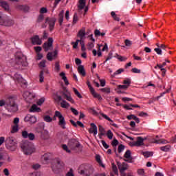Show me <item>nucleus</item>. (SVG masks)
Here are the masks:
<instances>
[{
  "mask_svg": "<svg viewBox=\"0 0 176 176\" xmlns=\"http://www.w3.org/2000/svg\"><path fill=\"white\" fill-rule=\"evenodd\" d=\"M64 91H61L60 95H56V100L58 101V102H60V101H61L60 102V107L61 108H65V109H68L69 108V103H68L67 101H65L64 100V98H65L67 101H69L70 102H72V104H74L75 101L74 100V99L72 98V97L71 96L68 95V89H67V88L64 87L63 88Z\"/></svg>",
  "mask_w": 176,
  "mask_h": 176,
  "instance_id": "f257e3e1",
  "label": "nucleus"
},
{
  "mask_svg": "<svg viewBox=\"0 0 176 176\" xmlns=\"http://www.w3.org/2000/svg\"><path fill=\"white\" fill-rule=\"evenodd\" d=\"M21 148L25 155H32L35 152V146L31 142L23 141Z\"/></svg>",
  "mask_w": 176,
  "mask_h": 176,
  "instance_id": "f03ea898",
  "label": "nucleus"
},
{
  "mask_svg": "<svg viewBox=\"0 0 176 176\" xmlns=\"http://www.w3.org/2000/svg\"><path fill=\"white\" fill-rule=\"evenodd\" d=\"M78 173L81 175L90 176L94 173L93 166L88 164L80 165L78 168Z\"/></svg>",
  "mask_w": 176,
  "mask_h": 176,
  "instance_id": "7ed1b4c3",
  "label": "nucleus"
},
{
  "mask_svg": "<svg viewBox=\"0 0 176 176\" xmlns=\"http://www.w3.org/2000/svg\"><path fill=\"white\" fill-rule=\"evenodd\" d=\"M5 108L9 112L14 113V112H17L19 108L17 107V104L14 101V99L12 98H10L6 101V104Z\"/></svg>",
  "mask_w": 176,
  "mask_h": 176,
  "instance_id": "20e7f679",
  "label": "nucleus"
},
{
  "mask_svg": "<svg viewBox=\"0 0 176 176\" xmlns=\"http://www.w3.org/2000/svg\"><path fill=\"white\" fill-rule=\"evenodd\" d=\"M0 25L12 27V25H14V20L10 19L9 16H3V14L0 13Z\"/></svg>",
  "mask_w": 176,
  "mask_h": 176,
  "instance_id": "39448f33",
  "label": "nucleus"
},
{
  "mask_svg": "<svg viewBox=\"0 0 176 176\" xmlns=\"http://www.w3.org/2000/svg\"><path fill=\"white\" fill-rule=\"evenodd\" d=\"M15 63L17 65H22V67H27V57L21 53H17L15 55Z\"/></svg>",
  "mask_w": 176,
  "mask_h": 176,
  "instance_id": "423d86ee",
  "label": "nucleus"
},
{
  "mask_svg": "<svg viewBox=\"0 0 176 176\" xmlns=\"http://www.w3.org/2000/svg\"><path fill=\"white\" fill-rule=\"evenodd\" d=\"M51 167L54 173H56L57 170L64 168V162H61L60 159H55L52 163Z\"/></svg>",
  "mask_w": 176,
  "mask_h": 176,
  "instance_id": "0eeeda50",
  "label": "nucleus"
},
{
  "mask_svg": "<svg viewBox=\"0 0 176 176\" xmlns=\"http://www.w3.org/2000/svg\"><path fill=\"white\" fill-rule=\"evenodd\" d=\"M55 116H56V118H58L59 119L58 125L61 127V129H63V130L65 129V124H67V123L65 122V119L64 118V116H63L61 113L58 111H56L55 112Z\"/></svg>",
  "mask_w": 176,
  "mask_h": 176,
  "instance_id": "6e6552de",
  "label": "nucleus"
},
{
  "mask_svg": "<svg viewBox=\"0 0 176 176\" xmlns=\"http://www.w3.org/2000/svg\"><path fill=\"white\" fill-rule=\"evenodd\" d=\"M43 47L45 52H49V50H53V38H48L47 42L44 43Z\"/></svg>",
  "mask_w": 176,
  "mask_h": 176,
  "instance_id": "1a4fd4ad",
  "label": "nucleus"
},
{
  "mask_svg": "<svg viewBox=\"0 0 176 176\" xmlns=\"http://www.w3.org/2000/svg\"><path fill=\"white\" fill-rule=\"evenodd\" d=\"M45 23H47V24H49L50 31L52 32L54 28V25H56V18L47 17L45 19Z\"/></svg>",
  "mask_w": 176,
  "mask_h": 176,
  "instance_id": "9d476101",
  "label": "nucleus"
},
{
  "mask_svg": "<svg viewBox=\"0 0 176 176\" xmlns=\"http://www.w3.org/2000/svg\"><path fill=\"white\" fill-rule=\"evenodd\" d=\"M146 140V138H142L141 136H138L137 138V141L133 142V146H142L144 145V141Z\"/></svg>",
  "mask_w": 176,
  "mask_h": 176,
  "instance_id": "9b49d317",
  "label": "nucleus"
},
{
  "mask_svg": "<svg viewBox=\"0 0 176 176\" xmlns=\"http://www.w3.org/2000/svg\"><path fill=\"white\" fill-rule=\"evenodd\" d=\"M22 137L23 138H28L30 140V141H34L35 140V135L34 133H28L27 131H22Z\"/></svg>",
  "mask_w": 176,
  "mask_h": 176,
  "instance_id": "f8f14e48",
  "label": "nucleus"
},
{
  "mask_svg": "<svg viewBox=\"0 0 176 176\" xmlns=\"http://www.w3.org/2000/svg\"><path fill=\"white\" fill-rule=\"evenodd\" d=\"M77 37L85 41L86 39V29L82 28L77 34Z\"/></svg>",
  "mask_w": 176,
  "mask_h": 176,
  "instance_id": "ddd939ff",
  "label": "nucleus"
},
{
  "mask_svg": "<svg viewBox=\"0 0 176 176\" xmlns=\"http://www.w3.org/2000/svg\"><path fill=\"white\" fill-rule=\"evenodd\" d=\"M57 54H58V50H55L54 52H48L47 54V59L48 61H53V57H57Z\"/></svg>",
  "mask_w": 176,
  "mask_h": 176,
  "instance_id": "4468645a",
  "label": "nucleus"
},
{
  "mask_svg": "<svg viewBox=\"0 0 176 176\" xmlns=\"http://www.w3.org/2000/svg\"><path fill=\"white\" fill-rule=\"evenodd\" d=\"M69 145L72 149H76V148H79L80 146V144L78 142L75 140H71L69 141Z\"/></svg>",
  "mask_w": 176,
  "mask_h": 176,
  "instance_id": "2eb2a0df",
  "label": "nucleus"
},
{
  "mask_svg": "<svg viewBox=\"0 0 176 176\" xmlns=\"http://www.w3.org/2000/svg\"><path fill=\"white\" fill-rule=\"evenodd\" d=\"M124 157H125V159H128V160H124V162H128V163H131L133 160V157H131V151H130V150H127L124 155Z\"/></svg>",
  "mask_w": 176,
  "mask_h": 176,
  "instance_id": "dca6fc26",
  "label": "nucleus"
},
{
  "mask_svg": "<svg viewBox=\"0 0 176 176\" xmlns=\"http://www.w3.org/2000/svg\"><path fill=\"white\" fill-rule=\"evenodd\" d=\"M41 162L43 164H47L50 162V153H45L41 157Z\"/></svg>",
  "mask_w": 176,
  "mask_h": 176,
  "instance_id": "f3484780",
  "label": "nucleus"
},
{
  "mask_svg": "<svg viewBox=\"0 0 176 176\" xmlns=\"http://www.w3.org/2000/svg\"><path fill=\"white\" fill-rule=\"evenodd\" d=\"M33 45H42V40L39 38V36H34L31 38Z\"/></svg>",
  "mask_w": 176,
  "mask_h": 176,
  "instance_id": "a211bd4d",
  "label": "nucleus"
},
{
  "mask_svg": "<svg viewBox=\"0 0 176 176\" xmlns=\"http://www.w3.org/2000/svg\"><path fill=\"white\" fill-rule=\"evenodd\" d=\"M16 9H18V10L24 12V13L30 12V6L25 5H19L16 6Z\"/></svg>",
  "mask_w": 176,
  "mask_h": 176,
  "instance_id": "6ab92c4d",
  "label": "nucleus"
},
{
  "mask_svg": "<svg viewBox=\"0 0 176 176\" xmlns=\"http://www.w3.org/2000/svg\"><path fill=\"white\" fill-rule=\"evenodd\" d=\"M91 128L89 129V132L90 134H93L94 135H97V133H98V129L97 128V126L94 123H91Z\"/></svg>",
  "mask_w": 176,
  "mask_h": 176,
  "instance_id": "aec40b11",
  "label": "nucleus"
},
{
  "mask_svg": "<svg viewBox=\"0 0 176 176\" xmlns=\"http://www.w3.org/2000/svg\"><path fill=\"white\" fill-rule=\"evenodd\" d=\"M25 122H30L32 124L36 122V118L34 116H27L24 119Z\"/></svg>",
  "mask_w": 176,
  "mask_h": 176,
  "instance_id": "412c9836",
  "label": "nucleus"
},
{
  "mask_svg": "<svg viewBox=\"0 0 176 176\" xmlns=\"http://www.w3.org/2000/svg\"><path fill=\"white\" fill-rule=\"evenodd\" d=\"M85 6H86V0H79L78 5V12L83 10V9H85Z\"/></svg>",
  "mask_w": 176,
  "mask_h": 176,
  "instance_id": "4be33fe9",
  "label": "nucleus"
},
{
  "mask_svg": "<svg viewBox=\"0 0 176 176\" xmlns=\"http://www.w3.org/2000/svg\"><path fill=\"white\" fill-rule=\"evenodd\" d=\"M6 145H16V139L14 138H8L6 140Z\"/></svg>",
  "mask_w": 176,
  "mask_h": 176,
  "instance_id": "5701e85b",
  "label": "nucleus"
},
{
  "mask_svg": "<svg viewBox=\"0 0 176 176\" xmlns=\"http://www.w3.org/2000/svg\"><path fill=\"white\" fill-rule=\"evenodd\" d=\"M8 155L6 151H0V160H6L8 159Z\"/></svg>",
  "mask_w": 176,
  "mask_h": 176,
  "instance_id": "b1692460",
  "label": "nucleus"
},
{
  "mask_svg": "<svg viewBox=\"0 0 176 176\" xmlns=\"http://www.w3.org/2000/svg\"><path fill=\"white\" fill-rule=\"evenodd\" d=\"M59 76H60V78H62L63 80L65 82V85L66 86H68V85H69V82H68L67 76H65V73L64 72H62L61 73H60Z\"/></svg>",
  "mask_w": 176,
  "mask_h": 176,
  "instance_id": "393cba45",
  "label": "nucleus"
},
{
  "mask_svg": "<svg viewBox=\"0 0 176 176\" xmlns=\"http://www.w3.org/2000/svg\"><path fill=\"white\" fill-rule=\"evenodd\" d=\"M78 72L82 76H86V72L85 71V67L83 65H79L78 67Z\"/></svg>",
  "mask_w": 176,
  "mask_h": 176,
  "instance_id": "a878e982",
  "label": "nucleus"
},
{
  "mask_svg": "<svg viewBox=\"0 0 176 176\" xmlns=\"http://www.w3.org/2000/svg\"><path fill=\"white\" fill-rule=\"evenodd\" d=\"M126 119H128V120H131V119H133L136 122V123H140V118H138L137 116L133 114L127 116Z\"/></svg>",
  "mask_w": 176,
  "mask_h": 176,
  "instance_id": "bb28decb",
  "label": "nucleus"
},
{
  "mask_svg": "<svg viewBox=\"0 0 176 176\" xmlns=\"http://www.w3.org/2000/svg\"><path fill=\"white\" fill-rule=\"evenodd\" d=\"M59 19L58 22L60 25H62L63 22L64 21V10L60 11V12L58 14Z\"/></svg>",
  "mask_w": 176,
  "mask_h": 176,
  "instance_id": "cd10ccee",
  "label": "nucleus"
},
{
  "mask_svg": "<svg viewBox=\"0 0 176 176\" xmlns=\"http://www.w3.org/2000/svg\"><path fill=\"white\" fill-rule=\"evenodd\" d=\"M0 5L6 12H9V4L6 1H0Z\"/></svg>",
  "mask_w": 176,
  "mask_h": 176,
  "instance_id": "c85d7f7f",
  "label": "nucleus"
},
{
  "mask_svg": "<svg viewBox=\"0 0 176 176\" xmlns=\"http://www.w3.org/2000/svg\"><path fill=\"white\" fill-rule=\"evenodd\" d=\"M6 148L9 151H11V152H14L17 149V146L16 144H6Z\"/></svg>",
  "mask_w": 176,
  "mask_h": 176,
  "instance_id": "c756f323",
  "label": "nucleus"
},
{
  "mask_svg": "<svg viewBox=\"0 0 176 176\" xmlns=\"http://www.w3.org/2000/svg\"><path fill=\"white\" fill-rule=\"evenodd\" d=\"M154 144H168V141H167L166 140H164V139L155 140Z\"/></svg>",
  "mask_w": 176,
  "mask_h": 176,
  "instance_id": "7c9ffc66",
  "label": "nucleus"
},
{
  "mask_svg": "<svg viewBox=\"0 0 176 176\" xmlns=\"http://www.w3.org/2000/svg\"><path fill=\"white\" fill-rule=\"evenodd\" d=\"M41 111V108L38 107L36 104H33L30 108V112H39Z\"/></svg>",
  "mask_w": 176,
  "mask_h": 176,
  "instance_id": "2f4dec72",
  "label": "nucleus"
},
{
  "mask_svg": "<svg viewBox=\"0 0 176 176\" xmlns=\"http://www.w3.org/2000/svg\"><path fill=\"white\" fill-rule=\"evenodd\" d=\"M170 148H171V146L166 145L164 146H161L160 149V151H162V152H168V151H170Z\"/></svg>",
  "mask_w": 176,
  "mask_h": 176,
  "instance_id": "473e14b6",
  "label": "nucleus"
},
{
  "mask_svg": "<svg viewBox=\"0 0 176 176\" xmlns=\"http://www.w3.org/2000/svg\"><path fill=\"white\" fill-rule=\"evenodd\" d=\"M143 156L148 159V157H151V156H153V153L151 151H144L142 153Z\"/></svg>",
  "mask_w": 176,
  "mask_h": 176,
  "instance_id": "72a5a7b5",
  "label": "nucleus"
},
{
  "mask_svg": "<svg viewBox=\"0 0 176 176\" xmlns=\"http://www.w3.org/2000/svg\"><path fill=\"white\" fill-rule=\"evenodd\" d=\"M14 78L17 82H21L23 80V77L19 74H15Z\"/></svg>",
  "mask_w": 176,
  "mask_h": 176,
  "instance_id": "f704fd0d",
  "label": "nucleus"
},
{
  "mask_svg": "<svg viewBox=\"0 0 176 176\" xmlns=\"http://www.w3.org/2000/svg\"><path fill=\"white\" fill-rule=\"evenodd\" d=\"M115 57H116L120 61H126V60H127L126 57L120 56L118 54H116Z\"/></svg>",
  "mask_w": 176,
  "mask_h": 176,
  "instance_id": "c9c22d12",
  "label": "nucleus"
},
{
  "mask_svg": "<svg viewBox=\"0 0 176 176\" xmlns=\"http://www.w3.org/2000/svg\"><path fill=\"white\" fill-rule=\"evenodd\" d=\"M18 131H19V124L13 125L11 130V133H17Z\"/></svg>",
  "mask_w": 176,
  "mask_h": 176,
  "instance_id": "e433bc0d",
  "label": "nucleus"
},
{
  "mask_svg": "<svg viewBox=\"0 0 176 176\" xmlns=\"http://www.w3.org/2000/svg\"><path fill=\"white\" fill-rule=\"evenodd\" d=\"M122 72H124V69H119L118 70H117L116 72H115L113 73V74L112 75L113 78H115V76H116V75H120V74H122Z\"/></svg>",
  "mask_w": 176,
  "mask_h": 176,
  "instance_id": "4c0bfd02",
  "label": "nucleus"
},
{
  "mask_svg": "<svg viewBox=\"0 0 176 176\" xmlns=\"http://www.w3.org/2000/svg\"><path fill=\"white\" fill-rule=\"evenodd\" d=\"M96 162L101 166L102 167H105L104 164H102V161L101 160V157L100 155L96 156Z\"/></svg>",
  "mask_w": 176,
  "mask_h": 176,
  "instance_id": "58836bf2",
  "label": "nucleus"
},
{
  "mask_svg": "<svg viewBox=\"0 0 176 176\" xmlns=\"http://www.w3.org/2000/svg\"><path fill=\"white\" fill-rule=\"evenodd\" d=\"M124 85H125V86H130V85H131V79L130 78H126L125 80H124L123 81Z\"/></svg>",
  "mask_w": 176,
  "mask_h": 176,
  "instance_id": "ea45409f",
  "label": "nucleus"
},
{
  "mask_svg": "<svg viewBox=\"0 0 176 176\" xmlns=\"http://www.w3.org/2000/svg\"><path fill=\"white\" fill-rule=\"evenodd\" d=\"M107 138H109V140H112V138H113V133H112V131H111V130L107 131Z\"/></svg>",
  "mask_w": 176,
  "mask_h": 176,
  "instance_id": "a19ab883",
  "label": "nucleus"
},
{
  "mask_svg": "<svg viewBox=\"0 0 176 176\" xmlns=\"http://www.w3.org/2000/svg\"><path fill=\"white\" fill-rule=\"evenodd\" d=\"M45 74L43 73V72H40V74H39V81L41 83H42L43 82V80L45 79V77H44Z\"/></svg>",
  "mask_w": 176,
  "mask_h": 176,
  "instance_id": "79ce46f5",
  "label": "nucleus"
},
{
  "mask_svg": "<svg viewBox=\"0 0 176 176\" xmlns=\"http://www.w3.org/2000/svg\"><path fill=\"white\" fill-rule=\"evenodd\" d=\"M111 145H112V146H113V148H116V146H118V145H119V141H118V140L114 138L111 142Z\"/></svg>",
  "mask_w": 176,
  "mask_h": 176,
  "instance_id": "37998d69",
  "label": "nucleus"
},
{
  "mask_svg": "<svg viewBox=\"0 0 176 176\" xmlns=\"http://www.w3.org/2000/svg\"><path fill=\"white\" fill-rule=\"evenodd\" d=\"M73 91L74 92V94H76V96H77L78 98H82V95L80 94V93H79V91H78V89H76V88H73Z\"/></svg>",
  "mask_w": 176,
  "mask_h": 176,
  "instance_id": "c03bdc74",
  "label": "nucleus"
},
{
  "mask_svg": "<svg viewBox=\"0 0 176 176\" xmlns=\"http://www.w3.org/2000/svg\"><path fill=\"white\" fill-rule=\"evenodd\" d=\"M92 96H94V97L95 98H98V100L99 101H102V97L101 96V95H100V94H97L96 92Z\"/></svg>",
  "mask_w": 176,
  "mask_h": 176,
  "instance_id": "a18cd8bd",
  "label": "nucleus"
},
{
  "mask_svg": "<svg viewBox=\"0 0 176 176\" xmlns=\"http://www.w3.org/2000/svg\"><path fill=\"white\" fill-rule=\"evenodd\" d=\"M45 122H47L48 123H50L53 120V119L50 116H45L44 117Z\"/></svg>",
  "mask_w": 176,
  "mask_h": 176,
  "instance_id": "49530a36",
  "label": "nucleus"
},
{
  "mask_svg": "<svg viewBox=\"0 0 176 176\" xmlns=\"http://www.w3.org/2000/svg\"><path fill=\"white\" fill-rule=\"evenodd\" d=\"M124 151V145L120 144L118 146V153H122Z\"/></svg>",
  "mask_w": 176,
  "mask_h": 176,
  "instance_id": "de8ad7c7",
  "label": "nucleus"
},
{
  "mask_svg": "<svg viewBox=\"0 0 176 176\" xmlns=\"http://www.w3.org/2000/svg\"><path fill=\"white\" fill-rule=\"evenodd\" d=\"M101 116H102V118L106 119V120H108L109 122H111V123H113V120L110 119V118L108 117V116H107L106 114L102 113Z\"/></svg>",
  "mask_w": 176,
  "mask_h": 176,
  "instance_id": "09e8293b",
  "label": "nucleus"
},
{
  "mask_svg": "<svg viewBox=\"0 0 176 176\" xmlns=\"http://www.w3.org/2000/svg\"><path fill=\"white\" fill-rule=\"evenodd\" d=\"M78 20V14L75 13L73 18V24H76Z\"/></svg>",
  "mask_w": 176,
  "mask_h": 176,
  "instance_id": "8fccbe9b",
  "label": "nucleus"
},
{
  "mask_svg": "<svg viewBox=\"0 0 176 176\" xmlns=\"http://www.w3.org/2000/svg\"><path fill=\"white\" fill-rule=\"evenodd\" d=\"M100 91H102V93H107V94H109L111 93V89L109 88H102L100 89Z\"/></svg>",
  "mask_w": 176,
  "mask_h": 176,
  "instance_id": "3c124183",
  "label": "nucleus"
},
{
  "mask_svg": "<svg viewBox=\"0 0 176 176\" xmlns=\"http://www.w3.org/2000/svg\"><path fill=\"white\" fill-rule=\"evenodd\" d=\"M70 109L76 116H78V115H79V111H78V110H76L75 108L71 107Z\"/></svg>",
  "mask_w": 176,
  "mask_h": 176,
  "instance_id": "603ef678",
  "label": "nucleus"
},
{
  "mask_svg": "<svg viewBox=\"0 0 176 176\" xmlns=\"http://www.w3.org/2000/svg\"><path fill=\"white\" fill-rule=\"evenodd\" d=\"M129 88V85H118V89H122L123 90H126Z\"/></svg>",
  "mask_w": 176,
  "mask_h": 176,
  "instance_id": "864d4df0",
  "label": "nucleus"
},
{
  "mask_svg": "<svg viewBox=\"0 0 176 176\" xmlns=\"http://www.w3.org/2000/svg\"><path fill=\"white\" fill-rule=\"evenodd\" d=\"M45 102V98H41L37 101V105H42Z\"/></svg>",
  "mask_w": 176,
  "mask_h": 176,
  "instance_id": "5fc2aeb1",
  "label": "nucleus"
},
{
  "mask_svg": "<svg viewBox=\"0 0 176 176\" xmlns=\"http://www.w3.org/2000/svg\"><path fill=\"white\" fill-rule=\"evenodd\" d=\"M65 176H75V175H74V170L72 168H70Z\"/></svg>",
  "mask_w": 176,
  "mask_h": 176,
  "instance_id": "6e6d98bb",
  "label": "nucleus"
},
{
  "mask_svg": "<svg viewBox=\"0 0 176 176\" xmlns=\"http://www.w3.org/2000/svg\"><path fill=\"white\" fill-rule=\"evenodd\" d=\"M39 67H40V68H45V67H46V60H42L39 63Z\"/></svg>",
  "mask_w": 176,
  "mask_h": 176,
  "instance_id": "4d7b16f0",
  "label": "nucleus"
},
{
  "mask_svg": "<svg viewBox=\"0 0 176 176\" xmlns=\"http://www.w3.org/2000/svg\"><path fill=\"white\" fill-rule=\"evenodd\" d=\"M166 64V62H164L162 65L157 64L156 66H155V69H157V68H163V67H165Z\"/></svg>",
  "mask_w": 176,
  "mask_h": 176,
  "instance_id": "13d9d810",
  "label": "nucleus"
},
{
  "mask_svg": "<svg viewBox=\"0 0 176 176\" xmlns=\"http://www.w3.org/2000/svg\"><path fill=\"white\" fill-rule=\"evenodd\" d=\"M101 142L105 149H108V148H109V145L105 142V140H102Z\"/></svg>",
  "mask_w": 176,
  "mask_h": 176,
  "instance_id": "bf43d9fd",
  "label": "nucleus"
},
{
  "mask_svg": "<svg viewBox=\"0 0 176 176\" xmlns=\"http://www.w3.org/2000/svg\"><path fill=\"white\" fill-rule=\"evenodd\" d=\"M43 19H45V16H43V14H40L38 17L37 21L38 23H41L42 22V21L43 20Z\"/></svg>",
  "mask_w": 176,
  "mask_h": 176,
  "instance_id": "052dcab7",
  "label": "nucleus"
},
{
  "mask_svg": "<svg viewBox=\"0 0 176 176\" xmlns=\"http://www.w3.org/2000/svg\"><path fill=\"white\" fill-rule=\"evenodd\" d=\"M131 71H132V72H133V74H141V70L138 69L135 67L133 68Z\"/></svg>",
  "mask_w": 176,
  "mask_h": 176,
  "instance_id": "680f3d73",
  "label": "nucleus"
},
{
  "mask_svg": "<svg viewBox=\"0 0 176 176\" xmlns=\"http://www.w3.org/2000/svg\"><path fill=\"white\" fill-rule=\"evenodd\" d=\"M154 50L157 53V54L162 56V50L160 48H155Z\"/></svg>",
  "mask_w": 176,
  "mask_h": 176,
  "instance_id": "e2e57ef3",
  "label": "nucleus"
},
{
  "mask_svg": "<svg viewBox=\"0 0 176 176\" xmlns=\"http://www.w3.org/2000/svg\"><path fill=\"white\" fill-rule=\"evenodd\" d=\"M40 13H41V14H43V13H47V9L46 8H41Z\"/></svg>",
  "mask_w": 176,
  "mask_h": 176,
  "instance_id": "0e129e2a",
  "label": "nucleus"
},
{
  "mask_svg": "<svg viewBox=\"0 0 176 176\" xmlns=\"http://www.w3.org/2000/svg\"><path fill=\"white\" fill-rule=\"evenodd\" d=\"M98 130L99 133H105V129H104V127H102L101 125L98 126Z\"/></svg>",
  "mask_w": 176,
  "mask_h": 176,
  "instance_id": "69168bd1",
  "label": "nucleus"
},
{
  "mask_svg": "<svg viewBox=\"0 0 176 176\" xmlns=\"http://www.w3.org/2000/svg\"><path fill=\"white\" fill-rule=\"evenodd\" d=\"M30 91H26L23 93V96L24 98H28L29 96H30Z\"/></svg>",
  "mask_w": 176,
  "mask_h": 176,
  "instance_id": "338daca9",
  "label": "nucleus"
},
{
  "mask_svg": "<svg viewBox=\"0 0 176 176\" xmlns=\"http://www.w3.org/2000/svg\"><path fill=\"white\" fill-rule=\"evenodd\" d=\"M34 50L37 52L39 53L42 51V47H34Z\"/></svg>",
  "mask_w": 176,
  "mask_h": 176,
  "instance_id": "774afa93",
  "label": "nucleus"
}]
</instances>
